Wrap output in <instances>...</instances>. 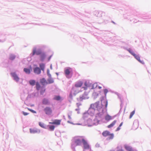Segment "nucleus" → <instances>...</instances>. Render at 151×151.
Wrapping results in <instances>:
<instances>
[{"label":"nucleus","mask_w":151,"mask_h":151,"mask_svg":"<svg viewBox=\"0 0 151 151\" xmlns=\"http://www.w3.org/2000/svg\"><path fill=\"white\" fill-rule=\"evenodd\" d=\"M45 114L48 115H51L52 113V110L51 108L48 106L45 107L44 109Z\"/></svg>","instance_id":"1"},{"label":"nucleus","mask_w":151,"mask_h":151,"mask_svg":"<svg viewBox=\"0 0 151 151\" xmlns=\"http://www.w3.org/2000/svg\"><path fill=\"white\" fill-rule=\"evenodd\" d=\"M64 72L65 75L67 78H70L71 77V76H69L70 73L72 72V70L70 68H69L66 69L64 70Z\"/></svg>","instance_id":"2"},{"label":"nucleus","mask_w":151,"mask_h":151,"mask_svg":"<svg viewBox=\"0 0 151 151\" xmlns=\"http://www.w3.org/2000/svg\"><path fill=\"white\" fill-rule=\"evenodd\" d=\"M99 105V102H96L94 104H92L91 105L89 109V111L91 110L92 109L93 111L96 109H98V107Z\"/></svg>","instance_id":"3"},{"label":"nucleus","mask_w":151,"mask_h":151,"mask_svg":"<svg viewBox=\"0 0 151 151\" xmlns=\"http://www.w3.org/2000/svg\"><path fill=\"white\" fill-rule=\"evenodd\" d=\"M82 142L84 148L85 149H88L90 148V146L86 140L84 139H82Z\"/></svg>","instance_id":"4"},{"label":"nucleus","mask_w":151,"mask_h":151,"mask_svg":"<svg viewBox=\"0 0 151 151\" xmlns=\"http://www.w3.org/2000/svg\"><path fill=\"white\" fill-rule=\"evenodd\" d=\"M30 132L31 133L35 134L38 132H40V131L36 128H30L29 129Z\"/></svg>","instance_id":"5"},{"label":"nucleus","mask_w":151,"mask_h":151,"mask_svg":"<svg viewBox=\"0 0 151 151\" xmlns=\"http://www.w3.org/2000/svg\"><path fill=\"white\" fill-rule=\"evenodd\" d=\"M83 82L81 81H79L77 82L75 85L76 87L79 88L81 87L83 84Z\"/></svg>","instance_id":"6"},{"label":"nucleus","mask_w":151,"mask_h":151,"mask_svg":"<svg viewBox=\"0 0 151 151\" xmlns=\"http://www.w3.org/2000/svg\"><path fill=\"white\" fill-rule=\"evenodd\" d=\"M41 51L40 50L36 51V48L34 49L33 51L32 55H34L35 54L37 55H39L41 53Z\"/></svg>","instance_id":"7"},{"label":"nucleus","mask_w":151,"mask_h":151,"mask_svg":"<svg viewBox=\"0 0 151 151\" xmlns=\"http://www.w3.org/2000/svg\"><path fill=\"white\" fill-rule=\"evenodd\" d=\"M33 70L34 73L37 74H40L41 72L40 69L38 67L35 68Z\"/></svg>","instance_id":"8"},{"label":"nucleus","mask_w":151,"mask_h":151,"mask_svg":"<svg viewBox=\"0 0 151 151\" xmlns=\"http://www.w3.org/2000/svg\"><path fill=\"white\" fill-rule=\"evenodd\" d=\"M40 83L42 85L44 86L48 84L47 82L44 78H42L40 79Z\"/></svg>","instance_id":"9"},{"label":"nucleus","mask_w":151,"mask_h":151,"mask_svg":"<svg viewBox=\"0 0 151 151\" xmlns=\"http://www.w3.org/2000/svg\"><path fill=\"white\" fill-rule=\"evenodd\" d=\"M11 75L14 78V80L16 81H19V78L15 73H12Z\"/></svg>","instance_id":"10"},{"label":"nucleus","mask_w":151,"mask_h":151,"mask_svg":"<svg viewBox=\"0 0 151 151\" xmlns=\"http://www.w3.org/2000/svg\"><path fill=\"white\" fill-rule=\"evenodd\" d=\"M133 56L138 61L141 63L142 64H144V62L143 61H142L140 60V57L139 55L135 54Z\"/></svg>","instance_id":"11"},{"label":"nucleus","mask_w":151,"mask_h":151,"mask_svg":"<svg viewBox=\"0 0 151 151\" xmlns=\"http://www.w3.org/2000/svg\"><path fill=\"white\" fill-rule=\"evenodd\" d=\"M60 122H61L60 120L56 119L54 120V122H49V123L52 124H56L57 125H59L60 124Z\"/></svg>","instance_id":"12"},{"label":"nucleus","mask_w":151,"mask_h":151,"mask_svg":"<svg viewBox=\"0 0 151 151\" xmlns=\"http://www.w3.org/2000/svg\"><path fill=\"white\" fill-rule=\"evenodd\" d=\"M125 148L129 151H132L133 150L132 148L130 146L127 145H125L124 146Z\"/></svg>","instance_id":"13"},{"label":"nucleus","mask_w":151,"mask_h":151,"mask_svg":"<svg viewBox=\"0 0 151 151\" xmlns=\"http://www.w3.org/2000/svg\"><path fill=\"white\" fill-rule=\"evenodd\" d=\"M31 70L32 68L31 67L30 69L25 68L24 69V71L26 73L28 74H29L30 73Z\"/></svg>","instance_id":"14"},{"label":"nucleus","mask_w":151,"mask_h":151,"mask_svg":"<svg viewBox=\"0 0 151 151\" xmlns=\"http://www.w3.org/2000/svg\"><path fill=\"white\" fill-rule=\"evenodd\" d=\"M116 122V120H114L110 124L107 126V127L109 128L112 127L115 124Z\"/></svg>","instance_id":"15"},{"label":"nucleus","mask_w":151,"mask_h":151,"mask_svg":"<svg viewBox=\"0 0 151 151\" xmlns=\"http://www.w3.org/2000/svg\"><path fill=\"white\" fill-rule=\"evenodd\" d=\"M105 119L107 121H109L112 119V116L109 114L106 115L105 116Z\"/></svg>","instance_id":"16"},{"label":"nucleus","mask_w":151,"mask_h":151,"mask_svg":"<svg viewBox=\"0 0 151 151\" xmlns=\"http://www.w3.org/2000/svg\"><path fill=\"white\" fill-rule=\"evenodd\" d=\"M110 132L107 131H104L102 133V135L104 137H106L108 136L109 135Z\"/></svg>","instance_id":"17"},{"label":"nucleus","mask_w":151,"mask_h":151,"mask_svg":"<svg viewBox=\"0 0 151 151\" xmlns=\"http://www.w3.org/2000/svg\"><path fill=\"white\" fill-rule=\"evenodd\" d=\"M48 75L49 76V77L51 76L50 74H49ZM47 81L48 82H47L48 83H50V84L54 82L53 79L52 78H51L50 77L49 78V79H48L47 80Z\"/></svg>","instance_id":"18"},{"label":"nucleus","mask_w":151,"mask_h":151,"mask_svg":"<svg viewBox=\"0 0 151 151\" xmlns=\"http://www.w3.org/2000/svg\"><path fill=\"white\" fill-rule=\"evenodd\" d=\"M75 143L77 145H80L81 144V141L80 140L77 139L75 141Z\"/></svg>","instance_id":"19"},{"label":"nucleus","mask_w":151,"mask_h":151,"mask_svg":"<svg viewBox=\"0 0 151 151\" xmlns=\"http://www.w3.org/2000/svg\"><path fill=\"white\" fill-rule=\"evenodd\" d=\"M42 103L43 104L45 105L48 104H49V102L48 100L46 99H44L42 101Z\"/></svg>","instance_id":"20"},{"label":"nucleus","mask_w":151,"mask_h":151,"mask_svg":"<svg viewBox=\"0 0 151 151\" xmlns=\"http://www.w3.org/2000/svg\"><path fill=\"white\" fill-rule=\"evenodd\" d=\"M30 84L32 86H34L35 84V80H31L29 81Z\"/></svg>","instance_id":"21"},{"label":"nucleus","mask_w":151,"mask_h":151,"mask_svg":"<svg viewBox=\"0 0 151 151\" xmlns=\"http://www.w3.org/2000/svg\"><path fill=\"white\" fill-rule=\"evenodd\" d=\"M15 58V56L13 54H11L9 55V59L11 60H14Z\"/></svg>","instance_id":"22"},{"label":"nucleus","mask_w":151,"mask_h":151,"mask_svg":"<svg viewBox=\"0 0 151 151\" xmlns=\"http://www.w3.org/2000/svg\"><path fill=\"white\" fill-rule=\"evenodd\" d=\"M40 67L41 68V69L42 70H44L45 67V65L43 63H41L40 64Z\"/></svg>","instance_id":"23"},{"label":"nucleus","mask_w":151,"mask_h":151,"mask_svg":"<svg viewBox=\"0 0 151 151\" xmlns=\"http://www.w3.org/2000/svg\"><path fill=\"white\" fill-rule=\"evenodd\" d=\"M48 126L49 127V130H50L51 131H52L54 130L55 128V126L53 125H48Z\"/></svg>","instance_id":"24"},{"label":"nucleus","mask_w":151,"mask_h":151,"mask_svg":"<svg viewBox=\"0 0 151 151\" xmlns=\"http://www.w3.org/2000/svg\"><path fill=\"white\" fill-rule=\"evenodd\" d=\"M40 86L38 82H37L36 83V88L37 90H39L40 88Z\"/></svg>","instance_id":"25"},{"label":"nucleus","mask_w":151,"mask_h":151,"mask_svg":"<svg viewBox=\"0 0 151 151\" xmlns=\"http://www.w3.org/2000/svg\"><path fill=\"white\" fill-rule=\"evenodd\" d=\"M45 57V54H42L40 56V60L41 61H42L44 60Z\"/></svg>","instance_id":"26"},{"label":"nucleus","mask_w":151,"mask_h":151,"mask_svg":"<svg viewBox=\"0 0 151 151\" xmlns=\"http://www.w3.org/2000/svg\"><path fill=\"white\" fill-rule=\"evenodd\" d=\"M39 125L42 127L44 128H46L45 124L42 122H39Z\"/></svg>","instance_id":"27"},{"label":"nucleus","mask_w":151,"mask_h":151,"mask_svg":"<svg viewBox=\"0 0 151 151\" xmlns=\"http://www.w3.org/2000/svg\"><path fill=\"white\" fill-rule=\"evenodd\" d=\"M60 97L59 96H55L54 99L56 100H59L60 99Z\"/></svg>","instance_id":"28"},{"label":"nucleus","mask_w":151,"mask_h":151,"mask_svg":"<svg viewBox=\"0 0 151 151\" xmlns=\"http://www.w3.org/2000/svg\"><path fill=\"white\" fill-rule=\"evenodd\" d=\"M108 138L109 139H112L114 137V134H110L109 133V135Z\"/></svg>","instance_id":"29"},{"label":"nucleus","mask_w":151,"mask_h":151,"mask_svg":"<svg viewBox=\"0 0 151 151\" xmlns=\"http://www.w3.org/2000/svg\"><path fill=\"white\" fill-rule=\"evenodd\" d=\"M127 50L133 56H134L135 54L133 51H132L130 49H128Z\"/></svg>","instance_id":"30"},{"label":"nucleus","mask_w":151,"mask_h":151,"mask_svg":"<svg viewBox=\"0 0 151 151\" xmlns=\"http://www.w3.org/2000/svg\"><path fill=\"white\" fill-rule=\"evenodd\" d=\"M135 113V111L134 110L130 114V116H129V118L131 119L132 118L134 114Z\"/></svg>","instance_id":"31"},{"label":"nucleus","mask_w":151,"mask_h":151,"mask_svg":"<svg viewBox=\"0 0 151 151\" xmlns=\"http://www.w3.org/2000/svg\"><path fill=\"white\" fill-rule=\"evenodd\" d=\"M104 93L105 94V96H106L107 93L108 92V90L106 89H104L103 90Z\"/></svg>","instance_id":"32"},{"label":"nucleus","mask_w":151,"mask_h":151,"mask_svg":"<svg viewBox=\"0 0 151 151\" xmlns=\"http://www.w3.org/2000/svg\"><path fill=\"white\" fill-rule=\"evenodd\" d=\"M45 91V89L44 88L43 90H42L40 91V93L42 94Z\"/></svg>","instance_id":"33"},{"label":"nucleus","mask_w":151,"mask_h":151,"mask_svg":"<svg viewBox=\"0 0 151 151\" xmlns=\"http://www.w3.org/2000/svg\"><path fill=\"white\" fill-rule=\"evenodd\" d=\"M104 102L105 104V107L106 108L107 107V105H108L107 101H104Z\"/></svg>","instance_id":"34"},{"label":"nucleus","mask_w":151,"mask_h":151,"mask_svg":"<svg viewBox=\"0 0 151 151\" xmlns=\"http://www.w3.org/2000/svg\"><path fill=\"white\" fill-rule=\"evenodd\" d=\"M23 115L24 116L27 115L28 114V113L24 112H23Z\"/></svg>","instance_id":"35"},{"label":"nucleus","mask_w":151,"mask_h":151,"mask_svg":"<svg viewBox=\"0 0 151 151\" xmlns=\"http://www.w3.org/2000/svg\"><path fill=\"white\" fill-rule=\"evenodd\" d=\"M29 110L34 113H36V112L33 110L31 109H29Z\"/></svg>","instance_id":"36"},{"label":"nucleus","mask_w":151,"mask_h":151,"mask_svg":"<svg viewBox=\"0 0 151 151\" xmlns=\"http://www.w3.org/2000/svg\"><path fill=\"white\" fill-rule=\"evenodd\" d=\"M120 129V127H118L116 129V131H117L119 130Z\"/></svg>","instance_id":"37"},{"label":"nucleus","mask_w":151,"mask_h":151,"mask_svg":"<svg viewBox=\"0 0 151 151\" xmlns=\"http://www.w3.org/2000/svg\"><path fill=\"white\" fill-rule=\"evenodd\" d=\"M123 124V122H122L121 123V124H120L119 125V127H121L122 124Z\"/></svg>","instance_id":"38"},{"label":"nucleus","mask_w":151,"mask_h":151,"mask_svg":"<svg viewBox=\"0 0 151 151\" xmlns=\"http://www.w3.org/2000/svg\"><path fill=\"white\" fill-rule=\"evenodd\" d=\"M84 85L86 86H87L88 85V84L86 82H85V83H84Z\"/></svg>","instance_id":"39"},{"label":"nucleus","mask_w":151,"mask_h":151,"mask_svg":"<svg viewBox=\"0 0 151 151\" xmlns=\"http://www.w3.org/2000/svg\"><path fill=\"white\" fill-rule=\"evenodd\" d=\"M117 151H123V150L122 149H120L117 150Z\"/></svg>","instance_id":"40"},{"label":"nucleus","mask_w":151,"mask_h":151,"mask_svg":"<svg viewBox=\"0 0 151 151\" xmlns=\"http://www.w3.org/2000/svg\"><path fill=\"white\" fill-rule=\"evenodd\" d=\"M68 122L69 123H71V124H73L70 121H68Z\"/></svg>","instance_id":"41"},{"label":"nucleus","mask_w":151,"mask_h":151,"mask_svg":"<svg viewBox=\"0 0 151 151\" xmlns=\"http://www.w3.org/2000/svg\"><path fill=\"white\" fill-rule=\"evenodd\" d=\"M98 88L99 89H100L101 88V86H99Z\"/></svg>","instance_id":"42"},{"label":"nucleus","mask_w":151,"mask_h":151,"mask_svg":"<svg viewBox=\"0 0 151 151\" xmlns=\"http://www.w3.org/2000/svg\"><path fill=\"white\" fill-rule=\"evenodd\" d=\"M83 88H84L85 90H86L87 89V88L85 87H83Z\"/></svg>","instance_id":"43"},{"label":"nucleus","mask_w":151,"mask_h":151,"mask_svg":"<svg viewBox=\"0 0 151 151\" xmlns=\"http://www.w3.org/2000/svg\"><path fill=\"white\" fill-rule=\"evenodd\" d=\"M68 117H69V119H71V117L69 115H68Z\"/></svg>","instance_id":"44"},{"label":"nucleus","mask_w":151,"mask_h":151,"mask_svg":"<svg viewBox=\"0 0 151 151\" xmlns=\"http://www.w3.org/2000/svg\"><path fill=\"white\" fill-rule=\"evenodd\" d=\"M70 96H71V97H72V94H70Z\"/></svg>","instance_id":"45"},{"label":"nucleus","mask_w":151,"mask_h":151,"mask_svg":"<svg viewBox=\"0 0 151 151\" xmlns=\"http://www.w3.org/2000/svg\"><path fill=\"white\" fill-rule=\"evenodd\" d=\"M110 151H114V150H110Z\"/></svg>","instance_id":"46"}]
</instances>
